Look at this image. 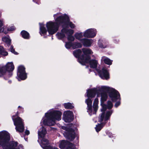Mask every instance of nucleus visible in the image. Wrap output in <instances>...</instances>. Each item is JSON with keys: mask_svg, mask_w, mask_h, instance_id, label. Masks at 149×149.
Returning <instances> with one entry per match:
<instances>
[{"mask_svg": "<svg viewBox=\"0 0 149 149\" xmlns=\"http://www.w3.org/2000/svg\"><path fill=\"white\" fill-rule=\"evenodd\" d=\"M55 22L49 21L46 23V26L47 30L45 27L43 23H39L40 33L42 36L47 34L48 32L49 34L53 35L56 32L59 30V26H62L63 28L69 26L71 29L75 28L76 26L72 22L70 21L69 16L66 14H63L61 13H58L53 15Z\"/></svg>", "mask_w": 149, "mask_h": 149, "instance_id": "f257e3e1", "label": "nucleus"}, {"mask_svg": "<svg viewBox=\"0 0 149 149\" xmlns=\"http://www.w3.org/2000/svg\"><path fill=\"white\" fill-rule=\"evenodd\" d=\"M101 86H97L96 88L87 90L86 95H85V97H87L88 98L86 100L85 102L87 105V112L90 116L93 114L95 113L96 112L98 108V104L99 102L98 99L97 98H96L93 103V107L94 110H93L92 108V101L90 98L94 97L96 94H97V97H99V92L101 90L105 91L99 88V87Z\"/></svg>", "mask_w": 149, "mask_h": 149, "instance_id": "f03ea898", "label": "nucleus"}, {"mask_svg": "<svg viewBox=\"0 0 149 149\" xmlns=\"http://www.w3.org/2000/svg\"><path fill=\"white\" fill-rule=\"evenodd\" d=\"M101 105L102 106V108L101 109V111L102 112L100 115L99 118V122H104L109 120L110 117L112 114L113 111L112 110L107 111L105 113L104 111L106 109H111L113 106V104L111 101H108L107 102V105L104 104V102L106 101L108 97V95L107 93L105 92H102L101 94Z\"/></svg>", "mask_w": 149, "mask_h": 149, "instance_id": "7ed1b4c3", "label": "nucleus"}, {"mask_svg": "<svg viewBox=\"0 0 149 149\" xmlns=\"http://www.w3.org/2000/svg\"><path fill=\"white\" fill-rule=\"evenodd\" d=\"M62 112L58 110L53 109H50L45 113L44 117L41 120L42 123L45 125L52 126L56 123V121H59L61 120Z\"/></svg>", "mask_w": 149, "mask_h": 149, "instance_id": "20e7f679", "label": "nucleus"}, {"mask_svg": "<svg viewBox=\"0 0 149 149\" xmlns=\"http://www.w3.org/2000/svg\"><path fill=\"white\" fill-rule=\"evenodd\" d=\"M10 134L5 130L0 132V147L2 146L3 149H24L23 146L20 145L17 149L15 147L17 145L16 142H9Z\"/></svg>", "mask_w": 149, "mask_h": 149, "instance_id": "39448f33", "label": "nucleus"}, {"mask_svg": "<svg viewBox=\"0 0 149 149\" xmlns=\"http://www.w3.org/2000/svg\"><path fill=\"white\" fill-rule=\"evenodd\" d=\"M99 88L104 90L108 94L111 99L113 102H116L118 100L115 104L116 107H118L120 104V95L118 92L114 88L107 86H102L99 87Z\"/></svg>", "mask_w": 149, "mask_h": 149, "instance_id": "423d86ee", "label": "nucleus"}, {"mask_svg": "<svg viewBox=\"0 0 149 149\" xmlns=\"http://www.w3.org/2000/svg\"><path fill=\"white\" fill-rule=\"evenodd\" d=\"M82 50L83 55H81L82 52L80 49L74 51L73 52V54L76 57L78 58L79 62L81 64H83L85 62L89 61L91 57L88 55L93 54V52L89 48H83Z\"/></svg>", "mask_w": 149, "mask_h": 149, "instance_id": "0eeeda50", "label": "nucleus"}, {"mask_svg": "<svg viewBox=\"0 0 149 149\" xmlns=\"http://www.w3.org/2000/svg\"><path fill=\"white\" fill-rule=\"evenodd\" d=\"M46 133L47 131L43 127H41L38 132V141L39 142L41 141L40 144L44 149H50L53 148L48 145V141L45 138Z\"/></svg>", "mask_w": 149, "mask_h": 149, "instance_id": "6e6552de", "label": "nucleus"}, {"mask_svg": "<svg viewBox=\"0 0 149 149\" xmlns=\"http://www.w3.org/2000/svg\"><path fill=\"white\" fill-rule=\"evenodd\" d=\"M14 69L13 63H8L6 66L0 68V77L3 76L5 79H7L12 76V71Z\"/></svg>", "mask_w": 149, "mask_h": 149, "instance_id": "1a4fd4ad", "label": "nucleus"}, {"mask_svg": "<svg viewBox=\"0 0 149 149\" xmlns=\"http://www.w3.org/2000/svg\"><path fill=\"white\" fill-rule=\"evenodd\" d=\"M74 33V31L70 29H68L66 28H63L61 30L60 32H58L56 36L58 39H61L67 36V39L69 41H73L74 40V38L72 35Z\"/></svg>", "mask_w": 149, "mask_h": 149, "instance_id": "9d476101", "label": "nucleus"}, {"mask_svg": "<svg viewBox=\"0 0 149 149\" xmlns=\"http://www.w3.org/2000/svg\"><path fill=\"white\" fill-rule=\"evenodd\" d=\"M18 112L15 116H12V119L14 125L16 126L15 129L17 131L19 132H22L24 131V124L22 120L17 116Z\"/></svg>", "mask_w": 149, "mask_h": 149, "instance_id": "9b49d317", "label": "nucleus"}, {"mask_svg": "<svg viewBox=\"0 0 149 149\" xmlns=\"http://www.w3.org/2000/svg\"><path fill=\"white\" fill-rule=\"evenodd\" d=\"M72 124H70L67 127L65 126L61 127V128L65 131L63 133L65 137L71 141L74 139L75 136V133L72 129Z\"/></svg>", "mask_w": 149, "mask_h": 149, "instance_id": "f8f14e48", "label": "nucleus"}, {"mask_svg": "<svg viewBox=\"0 0 149 149\" xmlns=\"http://www.w3.org/2000/svg\"><path fill=\"white\" fill-rule=\"evenodd\" d=\"M17 79L19 81L24 80L27 78V74L25 72V68L23 65H20L18 68Z\"/></svg>", "mask_w": 149, "mask_h": 149, "instance_id": "ddd939ff", "label": "nucleus"}, {"mask_svg": "<svg viewBox=\"0 0 149 149\" xmlns=\"http://www.w3.org/2000/svg\"><path fill=\"white\" fill-rule=\"evenodd\" d=\"M97 31L94 28H90L85 30L84 32V36L87 38H93L96 36Z\"/></svg>", "mask_w": 149, "mask_h": 149, "instance_id": "4468645a", "label": "nucleus"}, {"mask_svg": "<svg viewBox=\"0 0 149 149\" xmlns=\"http://www.w3.org/2000/svg\"><path fill=\"white\" fill-rule=\"evenodd\" d=\"M59 146L61 149L65 147H66V149H76L74 145L65 140L60 141Z\"/></svg>", "mask_w": 149, "mask_h": 149, "instance_id": "2eb2a0df", "label": "nucleus"}, {"mask_svg": "<svg viewBox=\"0 0 149 149\" xmlns=\"http://www.w3.org/2000/svg\"><path fill=\"white\" fill-rule=\"evenodd\" d=\"M73 114L72 112L70 111H64L63 116V119L66 122H70L72 120Z\"/></svg>", "mask_w": 149, "mask_h": 149, "instance_id": "dca6fc26", "label": "nucleus"}, {"mask_svg": "<svg viewBox=\"0 0 149 149\" xmlns=\"http://www.w3.org/2000/svg\"><path fill=\"white\" fill-rule=\"evenodd\" d=\"M96 70L99 73L100 77L102 79L107 80L109 78V73L104 68H102V71L99 70Z\"/></svg>", "mask_w": 149, "mask_h": 149, "instance_id": "f3484780", "label": "nucleus"}, {"mask_svg": "<svg viewBox=\"0 0 149 149\" xmlns=\"http://www.w3.org/2000/svg\"><path fill=\"white\" fill-rule=\"evenodd\" d=\"M89 63L91 68H96L98 64L97 60L95 59H91V58H90L88 61L85 62L82 65H85L86 63Z\"/></svg>", "mask_w": 149, "mask_h": 149, "instance_id": "a211bd4d", "label": "nucleus"}, {"mask_svg": "<svg viewBox=\"0 0 149 149\" xmlns=\"http://www.w3.org/2000/svg\"><path fill=\"white\" fill-rule=\"evenodd\" d=\"M93 42V40L92 39L84 38L81 42L84 46L86 47H89L91 46Z\"/></svg>", "mask_w": 149, "mask_h": 149, "instance_id": "6ab92c4d", "label": "nucleus"}, {"mask_svg": "<svg viewBox=\"0 0 149 149\" xmlns=\"http://www.w3.org/2000/svg\"><path fill=\"white\" fill-rule=\"evenodd\" d=\"M84 33L82 32H77L74 35V37L76 39L80 41L81 42L83 41L84 38H83Z\"/></svg>", "mask_w": 149, "mask_h": 149, "instance_id": "aec40b11", "label": "nucleus"}, {"mask_svg": "<svg viewBox=\"0 0 149 149\" xmlns=\"http://www.w3.org/2000/svg\"><path fill=\"white\" fill-rule=\"evenodd\" d=\"M101 61H104L105 64L109 65H111L112 62V61L110 60L108 58L104 56L102 57Z\"/></svg>", "mask_w": 149, "mask_h": 149, "instance_id": "412c9836", "label": "nucleus"}, {"mask_svg": "<svg viewBox=\"0 0 149 149\" xmlns=\"http://www.w3.org/2000/svg\"><path fill=\"white\" fill-rule=\"evenodd\" d=\"M2 40L5 42L8 46H9L10 45L11 40L9 36H4L2 38Z\"/></svg>", "mask_w": 149, "mask_h": 149, "instance_id": "4be33fe9", "label": "nucleus"}, {"mask_svg": "<svg viewBox=\"0 0 149 149\" xmlns=\"http://www.w3.org/2000/svg\"><path fill=\"white\" fill-rule=\"evenodd\" d=\"M98 44L99 47L102 48H106L107 45V42H105L100 40L99 41Z\"/></svg>", "mask_w": 149, "mask_h": 149, "instance_id": "5701e85b", "label": "nucleus"}, {"mask_svg": "<svg viewBox=\"0 0 149 149\" xmlns=\"http://www.w3.org/2000/svg\"><path fill=\"white\" fill-rule=\"evenodd\" d=\"M22 37L24 39H28L29 38V33L25 31H23L21 32Z\"/></svg>", "mask_w": 149, "mask_h": 149, "instance_id": "b1692460", "label": "nucleus"}, {"mask_svg": "<svg viewBox=\"0 0 149 149\" xmlns=\"http://www.w3.org/2000/svg\"><path fill=\"white\" fill-rule=\"evenodd\" d=\"M8 55V53L4 50L3 47L0 46V57L1 55L6 56Z\"/></svg>", "mask_w": 149, "mask_h": 149, "instance_id": "393cba45", "label": "nucleus"}, {"mask_svg": "<svg viewBox=\"0 0 149 149\" xmlns=\"http://www.w3.org/2000/svg\"><path fill=\"white\" fill-rule=\"evenodd\" d=\"M63 106L66 109H72L74 107L73 105L71 103L69 102L64 103Z\"/></svg>", "mask_w": 149, "mask_h": 149, "instance_id": "a878e982", "label": "nucleus"}, {"mask_svg": "<svg viewBox=\"0 0 149 149\" xmlns=\"http://www.w3.org/2000/svg\"><path fill=\"white\" fill-rule=\"evenodd\" d=\"M82 46V44L78 42H76L72 43V47L73 49L81 48Z\"/></svg>", "mask_w": 149, "mask_h": 149, "instance_id": "bb28decb", "label": "nucleus"}, {"mask_svg": "<svg viewBox=\"0 0 149 149\" xmlns=\"http://www.w3.org/2000/svg\"><path fill=\"white\" fill-rule=\"evenodd\" d=\"M102 123L100 124H98L97 125H96L95 129L97 132H98L100 131L103 127L102 123Z\"/></svg>", "mask_w": 149, "mask_h": 149, "instance_id": "cd10ccee", "label": "nucleus"}, {"mask_svg": "<svg viewBox=\"0 0 149 149\" xmlns=\"http://www.w3.org/2000/svg\"><path fill=\"white\" fill-rule=\"evenodd\" d=\"M72 45V43L71 42H65V47L67 49H69Z\"/></svg>", "mask_w": 149, "mask_h": 149, "instance_id": "c85d7f7f", "label": "nucleus"}, {"mask_svg": "<svg viewBox=\"0 0 149 149\" xmlns=\"http://www.w3.org/2000/svg\"><path fill=\"white\" fill-rule=\"evenodd\" d=\"M15 29V28L14 26H11L8 28L7 29V31H14Z\"/></svg>", "mask_w": 149, "mask_h": 149, "instance_id": "c756f323", "label": "nucleus"}, {"mask_svg": "<svg viewBox=\"0 0 149 149\" xmlns=\"http://www.w3.org/2000/svg\"><path fill=\"white\" fill-rule=\"evenodd\" d=\"M11 52L14 54H15L17 55V53L16 52L14 49H13V46H11L10 48Z\"/></svg>", "mask_w": 149, "mask_h": 149, "instance_id": "7c9ffc66", "label": "nucleus"}, {"mask_svg": "<svg viewBox=\"0 0 149 149\" xmlns=\"http://www.w3.org/2000/svg\"><path fill=\"white\" fill-rule=\"evenodd\" d=\"M18 109L20 111V112H23V108H22V107L19 106L18 107Z\"/></svg>", "mask_w": 149, "mask_h": 149, "instance_id": "2f4dec72", "label": "nucleus"}, {"mask_svg": "<svg viewBox=\"0 0 149 149\" xmlns=\"http://www.w3.org/2000/svg\"><path fill=\"white\" fill-rule=\"evenodd\" d=\"M30 134V132L29 130H26L25 132V134L26 135H28Z\"/></svg>", "mask_w": 149, "mask_h": 149, "instance_id": "473e14b6", "label": "nucleus"}, {"mask_svg": "<svg viewBox=\"0 0 149 149\" xmlns=\"http://www.w3.org/2000/svg\"><path fill=\"white\" fill-rule=\"evenodd\" d=\"M108 135L109 137H110V138L114 137L113 136L111 132H109L108 133Z\"/></svg>", "mask_w": 149, "mask_h": 149, "instance_id": "72a5a7b5", "label": "nucleus"}, {"mask_svg": "<svg viewBox=\"0 0 149 149\" xmlns=\"http://www.w3.org/2000/svg\"><path fill=\"white\" fill-rule=\"evenodd\" d=\"M39 0H33V1L39 4V3L38 2Z\"/></svg>", "mask_w": 149, "mask_h": 149, "instance_id": "f704fd0d", "label": "nucleus"}, {"mask_svg": "<svg viewBox=\"0 0 149 149\" xmlns=\"http://www.w3.org/2000/svg\"><path fill=\"white\" fill-rule=\"evenodd\" d=\"M8 82H9V83H11V81L10 80V81H8Z\"/></svg>", "mask_w": 149, "mask_h": 149, "instance_id": "c9c22d12", "label": "nucleus"}, {"mask_svg": "<svg viewBox=\"0 0 149 149\" xmlns=\"http://www.w3.org/2000/svg\"><path fill=\"white\" fill-rule=\"evenodd\" d=\"M24 139H25V141H27V138H26V139H25V138H24Z\"/></svg>", "mask_w": 149, "mask_h": 149, "instance_id": "e433bc0d", "label": "nucleus"}, {"mask_svg": "<svg viewBox=\"0 0 149 149\" xmlns=\"http://www.w3.org/2000/svg\"><path fill=\"white\" fill-rule=\"evenodd\" d=\"M92 56H93H93H94L93 55Z\"/></svg>", "mask_w": 149, "mask_h": 149, "instance_id": "4c0bfd02", "label": "nucleus"}]
</instances>
